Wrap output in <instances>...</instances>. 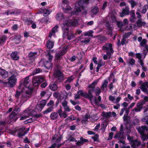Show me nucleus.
Returning a JSON list of instances; mask_svg holds the SVG:
<instances>
[{"mask_svg":"<svg viewBox=\"0 0 148 148\" xmlns=\"http://www.w3.org/2000/svg\"><path fill=\"white\" fill-rule=\"evenodd\" d=\"M58 114L57 112H52L50 115V118L53 120H56L57 118Z\"/></svg>","mask_w":148,"mask_h":148,"instance_id":"35","label":"nucleus"},{"mask_svg":"<svg viewBox=\"0 0 148 148\" xmlns=\"http://www.w3.org/2000/svg\"><path fill=\"white\" fill-rule=\"evenodd\" d=\"M141 136V138L143 141L147 140L148 139V134L146 135L144 133L140 134Z\"/></svg>","mask_w":148,"mask_h":148,"instance_id":"47","label":"nucleus"},{"mask_svg":"<svg viewBox=\"0 0 148 148\" xmlns=\"http://www.w3.org/2000/svg\"><path fill=\"white\" fill-rule=\"evenodd\" d=\"M141 97L143 98V99L140 101L139 102L140 103H138V104L139 105V104H142L143 105L144 104H145L148 101V97L144 95H142L141 96Z\"/></svg>","mask_w":148,"mask_h":148,"instance_id":"28","label":"nucleus"},{"mask_svg":"<svg viewBox=\"0 0 148 148\" xmlns=\"http://www.w3.org/2000/svg\"><path fill=\"white\" fill-rule=\"evenodd\" d=\"M95 92L96 95H99L101 93V90L99 87H97L95 89Z\"/></svg>","mask_w":148,"mask_h":148,"instance_id":"49","label":"nucleus"},{"mask_svg":"<svg viewBox=\"0 0 148 148\" xmlns=\"http://www.w3.org/2000/svg\"><path fill=\"white\" fill-rule=\"evenodd\" d=\"M99 11L98 8L97 7H95L92 8L91 10V14L92 16L93 15L97 14Z\"/></svg>","mask_w":148,"mask_h":148,"instance_id":"25","label":"nucleus"},{"mask_svg":"<svg viewBox=\"0 0 148 148\" xmlns=\"http://www.w3.org/2000/svg\"><path fill=\"white\" fill-rule=\"evenodd\" d=\"M45 79V78L41 76L34 77L33 78L32 82L34 84H40Z\"/></svg>","mask_w":148,"mask_h":148,"instance_id":"11","label":"nucleus"},{"mask_svg":"<svg viewBox=\"0 0 148 148\" xmlns=\"http://www.w3.org/2000/svg\"><path fill=\"white\" fill-rule=\"evenodd\" d=\"M147 40L146 39H144L140 42V45L143 46V47H145V45H146V43H147Z\"/></svg>","mask_w":148,"mask_h":148,"instance_id":"48","label":"nucleus"},{"mask_svg":"<svg viewBox=\"0 0 148 148\" xmlns=\"http://www.w3.org/2000/svg\"><path fill=\"white\" fill-rule=\"evenodd\" d=\"M56 18L58 21H62L64 22V23L61 24L62 26V25L64 23H65L64 25H66V24H67V25H68L69 23L67 21V18H64L63 14L62 13H58L56 15Z\"/></svg>","mask_w":148,"mask_h":148,"instance_id":"9","label":"nucleus"},{"mask_svg":"<svg viewBox=\"0 0 148 148\" xmlns=\"http://www.w3.org/2000/svg\"><path fill=\"white\" fill-rule=\"evenodd\" d=\"M108 125V124L106 123L103 122L101 124V130L103 132H104L106 129V127Z\"/></svg>","mask_w":148,"mask_h":148,"instance_id":"37","label":"nucleus"},{"mask_svg":"<svg viewBox=\"0 0 148 148\" xmlns=\"http://www.w3.org/2000/svg\"><path fill=\"white\" fill-rule=\"evenodd\" d=\"M42 72V70H41L40 68H38L33 71V75H35L37 73H40Z\"/></svg>","mask_w":148,"mask_h":148,"instance_id":"51","label":"nucleus"},{"mask_svg":"<svg viewBox=\"0 0 148 148\" xmlns=\"http://www.w3.org/2000/svg\"><path fill=\"white\" fill-rule=\"evenodd\" d=\"M8 37L5 35H2L0 36V45H2L4 43L7 39Z\"/></svg>","mask_w":148,"mask_h":148,"instance_id":"20","label":"nucleus"},{"mask_svg":"<svg viewBox=\"0 0 148 148\" xmlns=\"http://www.w3.org/2000/svg\"><path fill=\"white\" fill-rule=\"evenodd\" d=\"M65 23L63 24L62 25V30L63 32V35H68L67 38L69 40L73 38V35L71 32H68V26H69L71 27L73 26H77L78 25V21L76 19H73L72 21L69 23L68 25Z\"/></svg>","mask_w":148,"mask_h":148,"instance_id":"3","label":"nucleus"},{"mask_svg":"<svg viewBox=\"0 0 148 148\" xmlns=\"http://www.w3.org/2000/svg\"><path fill=\"white\" fill-rule=\"evenodd\" d=\"M114 138H118V140L123 139L124 138V136L123 133L120 132L116 134Z\"/></svg>","mask_w":148,"mask_h":148,"instance_id":"29","label":"nucleus"},{"mask_svg":"<svg viewBox=\"0 0 148 148\" xmlns=\"http://www.w3.org/2000/svg\"><path fill=\"white\" fill-rule=\"evenodd\" d=\"M127 62L131 65H133L135 64V60L133 58H130L127 61Z\"/></svg>","mask_w":148,"mask_h":148,"instance_id":"45","label":"nucleus"},{"mask_svg":"<svg viewBox=\"0 0 148 148\" xmlns=\"http://www.w3.org/2000/svg\"><path fill=\"white\" fill-rule=\"evenodd\" d=\"M49 87L51 90L53 91L56 90L58 88L57 85L54 84H50Z\"/></svg>","mask_w":148,"mask_h":148,"instance_id":"34","label":"nucleus"},{"mask_svg":"<svg viewBox=\"0 0 148 148\" xmlns=\"http://www.w3.org/2000/svg\"><path fill=\"white\" fill-rule=\"evenodd\" d=\"M143 122H145L148 120V116H144L141 119Z\"/></svg>","mask_w":148,"mask_h":148,"instance_id":"64","label":"nucleus"},{"mask_svg":"<svg viewBox=\"0 0 148 148\" xmlns=\"http://www.w3.org/2000/svg\"><path fill=\"white\" fill-rule=\"evenodd\" d=\"M43 108L39 104L36 106L34 110V108L30 106L29 108L21 113L22 116L20 117V120L25 119L30 116L32 115L35 112L41 111Z\"/></svg>","mask_w":148,"mask_h":148,"instance_id":"2","label":"nucleus"},{"mask_svg":"<svg viewBox=\"0 0 148 148\" xmlns=\"http://www.w3.org/2000/svg\"><path fill=\"white\" fill-rule=\"evenodd\" d=\"M21 36L20 35H16L15 36L14 40L16 43H18L20 42Z\"/></svg>","mask_w":148,"mask_h":148,"instance_id":"41","label":"nucleus"},{"mask_svg":"<svg viewBox=\"0 0 148 148\" xmlns=\"http://www.w3.org/2000/svg\"><path fill=\"white\" fill-rule=\"evenodd\" d=\"M23 89H22V90H21V92H19V91H17L16 92V94L15 95V97L16 98H17L18 99H17L18 100V99H19L18 97H19V96L21 94H22L21 97H22L23 96H22V91ZM21 100H22V98H21V99L20 100V103L21 104V105L23 104V103H22L21 102Z\"/></svg>","mask_w":148,"mask_h":148,"instance_id":"31","label":"nucleus"},{"mask_svg":"<svg viewBox=\"0 0 148 148\" xmlns=\"http://www.w3.org/2000/svg\"><path fill=\"white\" fill-rule=\"evenodd\" d=\"M46 103V101L45 100H42L40 102L39 104L43 108Z\"/></svg>","mask_w":148,"mask_h":148,"instance_id":"54","label":"nucleus"},{"mask_svg":"<svg viewBox=\"0 0 148 148\" xmlns=\"http://www.w3.org/2000/svg\"><path fill=\"white\" fill-rule=\"evenodd\" d=\"M93 32L92 30L89 31L88 32H85L84 35L85 36H92Z\"/></svg>","mask_w":148,"mask_h":148,"instance_id":"42","label":"nucleus"},{"mask_svg":"<svg viewBox=\"0 0 148 148\" xmlns=\"http://www.w3.org/2000/svg\"><path fill=\"white\" fill-rule=\"evenodd\" d=\"M131 16V17L130 19V21L132 22H135L136 19L135 15H133Z\"/></svg>","mask_w":148,"mask_h":148,"instance_id":"52","label":"nucleus"},{"mask_svg":"<svg viewBox=\"0 0 148 148\" xmlns=\"http://www.w3.org/2000/svg\"><path fill=\"white\" fill-rule=\"evenodd\" d=\"M136 58L138 59V61L141 60L142 54L140 53H137L136 54Z\"/></svg>","mask_w":148,"mask_h":148,"instance_id":"62","label":"nucleus"},{"mask_svg":"<svg viewBox=\"0 0 148 148\" xmlns=\"http://www.w3.org/2000/svg\"><path fill=\"white\" fill-rule=\"evenodd\" d=\"M102 50L104 51L109 56L110 58L111 55L114 51L113 49L112 45L111 43H106L102 47Z\"/></svg>","mask_w":148,"mask_h":148,"instance_id":"5","label":"nucleus"},{"mask_svg":"<svg viewBox=\"0 0 148 148\" xmlns=\"http://www.w3.org/2000/svg\"><path fill=\"white\" fill-rule=\"evenodd\" d=\"M64 108L65 110V111L69 112L71 111V108L67 106L64 107Z\"/></svg>","mask_w":148,"mask_h":148,"instance_id":"57","label":"nucleus"},{"mask_svg":"<svg viewBox=\"0 0 148 148\" xmlns=\"http://www.w3.org/2000/svg\"><path fill=\"white\" fill-rule=\"evenodd\" d=\"M25 127H22L20 128L18 131V135L19 137H21L25 136L27 133L26 131H25Z\"/></svg>","mask_w":148,"mask_h":148,"instance_id":"15","label":"nucleus"},{"mask_svg":"<svg viewBox=\"0 0 148 148\" xmlns=\"http://www.w3.org/2000/svg\"><path fill=\"white\" fill-rule=\"evenodd\" d=\"M47 106H52L53 107L54 106L53 101L52 100H50L49 103L47 104Z\"/></svg>","mask_w":148,"mask_h":148,"instance_id":"59","label":"nucleus"},{"mask_svg":"<svg viewBox=\"0 0 148 148\" xmlns=\"http://www.w3.org/2000/svg\"><path fill=\"white\" fill-rule=\"evenodd\" d=\"M51 12V11L48 9L43 10V15L45 16H47Z\"/></svg>","mask_w":148,"mask_h":148,"instance_id":"39","label":"nucleus"},{"mask_svg":"<svg viewBox=\"0 0 148 148\" xmlns=\"http://www.w3.org/2000/svg\"><path fill=\"white\" fill-rule=\"evenodd\" d=\"M138 132L140 134L144 133L145 131H148V127L145 126H142L137 128Z\"/></svg>","mask_w":148,"mask_h":148,"instance_id":"13","label":"nucleus"},{"mask_svg":"<svg viewBox=\"0 0 148 148\" xmlns=\"http://www.w3.org/2000/svg\"><path fill=\"white\" fill-rule=\"evenodd\" d=\"M16 114L14 112H12L9 116V119L11 122H14L18 119Z\"/></svg>","mask_w":148,"mask_h":148,"instance_id":"16","label":"nucleus"},{"mask_svg":"<svg viewBox=\"0 0 148 148\" xmlns=\"http://www.w3.org/2000/svg\"><path fill=\"white\" fill-rule=\"evenodd\" d=\"M58 26L57 25L55 26L52 29L51 32H49V37L51 38L52 36H54L55 33L58 31Z\"/></svg>","mask_w":148,"mask_h":148,"instance_id":"21","label":"nucleus"},{"mask_svg":"<svg viewBox=\"0 0 148 148\" xmlns=\"http://www.w3.org/2000/svg\"><path fill=\"white\" fill-rule=\"evenodd\" d=\"M99 80L98 79H96L94 80L92 84L89 86V88H90V89L91 90V91L93 92L95 90V86L96 85Z\"/></svg>","mask_w":148,"mask_h":148,"instance_id":"23","label":"nucleus"},{"mask_svg":"<svg viewBox=\"0 0 148 148\" xmlns=\"http://www.w3.org/2000/svg\"><path fill=\"white\" fill-rule=\"evenodd\" d=\"M0 74L2 77L3 79L7 78L8 76V72L5 70L2 69H0Z\"/></svg>","mask_w":148,"mask_h":148,"instance_id":"17","label":"nucleus"},{"mask_svg":"<svg viewBox=\"0 0 148 148\" xmlns=\"http://www.w3.org/2000/svg\"><path fill=\"white\" fill-rule=\"evenodd\" d=\"M92 92L91 91V90L89 89L87 95V97L86 98L88 99H90L91 103L93 105H98L99 102H101V97L100 96H99L98 97V100H97L95 97H94L92 94L91 92Z\"/></svg>","mask_w":148,"mask_h":148,"instance_id":"4","label":"nucleus"},{"mask_svg":"<svg viewBox=\"0 0 148 148\" xmlns=\"http://www.w3.org/2000/svg\"><path fill=\"white\" fill-rule=\"evenodd\" d=\"M54 75L55 77L59 80H62L63 79V76L62 74L59 70H55Z\"/></svg>","mask_w":148,"mask_h":148,"instance_id":"14","label":"nucleus"},{"mask_svg":"<svg viewBox=\"0 0 148 148\" xmlns=\"http://www.w3.org/2000/svg\"><path fill=\"white\" fill-rule=\"evenodd\" d=\"M8 84L10 87H12L13 86V85H14L16 82L17 79L16 76L13 75L8 78Z\"/></svg>","mask_w":148,"mask_h":148,"instance_id":"10","label":"nucleus"},{"mask_svg":"<svg viewBox=\"0 0 148 148\" xmlns=\"http://www.w3.org/2000/svg\"><path fill=\"white\" fill-rule=\"evenodd\" d=\"M140 88L143 92H148V82L143 83L140 87Z\"/></svg>","mask_w":148,"mask_h":148,"instance_id":"18","label":"nucleus"},{"mask_svg":"<svg viewBox=\"0 0 148 148\" xmlns=\"http://www.w3.org/2000/svg\"><path fill=\"white\" fill-rule=\"evenodd\" d=\"M35 117H33L32 118H31L26 121H24V123L25 124H27L29 123H30L33 121L34 120H35Z\"/></svg>","mask_w":148,"mask_h":148,"instance_id":"46","label":"nucleus"},{"mask_svg":"<svg viewBox=\"0 0 148 148\" xmlns=\"http://www.w3.org/2000/svg\"><path fill=\"white\" fill-rule=\"evenodd\" d=\"M90 118V115L88 113H87L83 116V120L87 121Z\"/></svg>","mask_w":148,"mask_h":148,"instance_id":"53","label":"nucleus"},{"mask_svg":"<svg viewBox=\"0 0 148 148\" xmlns=\"http://www.w3.org/2000/svg\"><path fill=\"white\" fill-rule=\"evenodd\" d=\"M123 12H124L126 15H129L130 11L129 8L127 6H126L125 9H123L122 10Z\"/></svg>","mask_w":148,"mask_h":148,"instance_id":"40","label":"nucleus"},{"mask_svg":"<svg viewBox=\"0 0 148 148\" xmlns=\"http://www.w3.org/2000/svg\"><path fill=\"white\" fill-rule=\"evenodd\" d=\"M77 92V93L80 96H83L86 98L88 97H87L88 93L86 92H84L82 90L78 91Z\"/></svg>","mask_w":148,"mask_h":148,"instance_id":"36","label":"nucleus"},{"mask_svg":"<svg viewBox=\"0 0 148 148\" xmlns=\"http://www.w3.org/2000/svg\"><path fill=\"white\" fill-rule=\"evenodd\" d=\"M46 58H47L49 61H45L44 62V66L47 69H50L53 66L52 64L51 63V61L53 58V56L49 53H48L46 55Z\"/></svg>","mask_w":148,"mask_h":148,"instance_id":"7","label":"nucleus"},{"mask_svg":"<svg viewBox=\"0 0 148 148\" xmlns=\"http://www.w3.org/2000/svg\"><path fill=\"white\" fill-rule=\"evenodd\" d=\"M58 112L60 117L65 118L67 116V114L65 111H63L61 110H60Z\"/></svg>","mask_w":148,"mask_h":148,"instance_id":"24","label":"nucleus"},{"mask_svg":"<svg viewBox=\"0 0 148 148\" xmlns=\"http://www.w3.org/2000/svg\"><path fill=\"white\" fill-rule=\"evenodd\" d=\"M108 83V82L106 79L103 82L102 85L101 87V88L102 90H105V88H106Z\"/></svg>","mask_w":148,"mask_h":148,"instance_id":"30","label":"nucleus"},{"mask_svg":"<svg viewBox=\"0 0 148 148\" xmlns=\"http://www.w3.org/2000/svg\"><path fill=\"white\" fill-rule=\"evenodd\" d=\"M53 109V107L52 106L49 107L45 111L43 112L44 114H48V113L51 112Z\"/></svg>","mask_w":148,"mask_h":148,"instance_id":"38","label":"nucleus"},{"mask_svg":"<svg viewBox=\"0 0 148 148\" xmlns=\"http://www.w3.org/2000/svg\"><path fill=\"white\" fill-rule=\"evenodd\" d=\"M103 115L106 118H108L111 116V112L105 113Z\"/></svg>","mask_w":148,"mask_h":148,"instance_id":"60","label":"nucleus"},{"mask_svg":"<svg viewBox=\"0 0 148 148\" xmlns=\"http://www.w3.org/2000/svg\"><path fill=\"white\" fill-rule=\"evenodd\" d=\"M68 140L70 141H75L76 143L77 142V140L71 136L69 137L68 139Z\"/></svg>","mask_w":148,"mask_h":148,"instance_id":"58","label":"nucleus"},{"mask_svg":"<svg viewBox=\"0 0 148 148\" xmlns=\"http://www.w3.org/2000/svg\"><path fill=\"white\" fill-rule=\"evenodd\" d=\"M76 119V117L74 115H72L68 117L67 119H70L71 121L74 120H75Z\"/></svg>","mask_w":148,"mask_h":148,"instance_id":"61","label":"nucleus"},{"mask_svg":"<svg viewBox=\"0 0 148 148\" xmlns=\"http://www.w3.org/2000/svg\"><path fill=\"white\" fill-rule=\"evenodd\" d=\"M90 41V39L88 38H84L82 40H81V42L82 43H87L89 42Z\"/></svg>","mask_w":148,"mask_h":148,"instance_id":"50","label":"nucleus"},{"mask_svg":"<svg viewBox=\"0 0 148 148\" xmlns=\"http://www.w3.org/2000/svg\"><path fill=\"white\" fill-rule=\"evenodd\" d=\"M54 46V42L52 41L48 40L47 43V46L48 48L51 49L53 48Z\"/></svg>","mask_w":148,"mask_h":148,"instance_id":"32","label":"nucleus"},{"mask_svg":"<svg viewBox=\"0 0 148 148\" xmlns=\"http://www.w3.org/2000/svg\"><path fill=\"white\" fill-rule=\"evenodd\" d=\"M140 103L139 102L136 105V106L137 107L135 108L134 109H133L132 110V112H140L141 110L143 108V105L141 104H139L138 103Z\"/></svg>","mask_w":148,"mask_h":148,"instance_id":"19","label":"nucleus"},{"mask_svg":"<svg viewBox=\"0 0 148 148\" xmlns=\"http://www.w3.org/2000/svg\"><path fill=\"white\" fill-rule=\"evenodd\" d=\"M148 9V5H145L143 8V9L141 10V12L143 14L145 13Z\"/></svg>","mask_w":148,"mask_h":148,"instance_id":"43","label":"nucleus"},{"mask_svg":"<svg viewBox=\"0 0 148 148\" xmlns=\"http://www.w3.org/2000/svg\"><path fill=\"white\" fill-rule=\"evenodd\" d=\"M146 23L145 21H143L142 19H139L136 22V24L137 26L139 27L142 26H145L146 25Z\"/></svg>","mask_w":148,"mask_h":148,"instance_id":"26","label":"nucleus"},{"mask_svg":"<svg viewBox=\"0 0 148 148\" xmlns=\"http://www.w3.org/2000/svg\"><path fill=\"white\" fill-rule=\"evenodd\" d=\"M117 25L118 27L120 28L124 26L122 22L119 21H118L117 22Z\"/></svg>","mask_w":148,"mask_h":148,"instance_id":"56","label":"nucleus"},{"mask_svg":"<svg viewBox=\"0 0 148 148\" xmlns=\"http://www.w3.org/2000/svg\"><path fill=\"white\" fill-rule=\"evenodd\" d=\"M41 22L45 24L48 23H49V18L47 17L42 18L41 20Z\"/></svg>","mask_w":148,"mask_h":148,"instance_id":"44","label":"nucleus"},{"mask_svg":"<svg viewBox=\"0 0 148 148\" xmlns=\"http://www.w3.org/2000/svg\"><path fill=\"white\" fill-rule=\"evenodd\" d=\"M131 144L132 148H138V147L141 145V142L137 140H134L131 143Z\"/></svg>","mask_w":148,"mask_h":148,"instance_id":"12","label":"nucleus"},{"mask_svg":"<svg viewBox=\"0 0 148 148\" xmlns=\"http://www.w3.org/2000/svg\"><path fill=\"white\" fill-rule=\"evenodd\" d=\"M7 122V121L6 120L4 121H1L0 122V125H2L5 126L6 125Z\"/></svg>","mask_w":148,"mask_h":148,"instance_id":"63","label":"nucleus"},{"mask_svg":"<svg viewBox=\"0 0 148 148\" xmlns=\"http://www.w3.org/2000/svg\"><path fill=\"white\" fill-rule=\"evenodd\" d=\"M29 77H25L24 80L23 84L25 87L23 88L22 92V97L21 102L24 103L28 99V97L31 95L33 91L32 88H29L30 80L29 79Z\"/></svg>","mask_w":148,"mask_h":148,"instance_id":"1","label":"nucleus"},{"mask_svg":"<svg viewBox=\"0 0 148 148\" xmlns=\"http://www.w3.org/2000/svg\"><path fill=\"white\" fill-rule=\"evenodd\" d=\"M69 48V46H65L60 52L56 53V59L58 60L61 59V56L66 53Z\"/></svg>","mask_w":148,"mask_h":148,"instance_id":"8","label":"nucleus"},{"mask_svg":"<svg viewBox=\"0 0 148 148\" xmlns=\"http://www.w3.org/2000/svg\"><path fill=\"white\" fill-rule=\"evenodd\" d=\"M116 13L114 11L110 12L109 13L108 16L106 17L105 19V22L107 23L106 26L108 27H110L109 23V21L107 20L108 19H109L111 18L112 21V22H116Z\"/></svg>","mask_w":148,"mask_h":148,"instance_id":"6","label":"nucleus"},{"mask_svg":"<svg viewBox=\"0 0 148 148\" xmlns=\"http://www.w3.org/2000/svg\"><path fill=\"white\" fill-rule=\"evenodd\" d=\"M11 58L14 60H17L19 58L18 53L17 52L14 51L12 52L11 55Z\"/></svg>","mask_w":148,"mask_h":148,"instance_id":"22","label":"nucleus"},{"mask_svg":"<svg viewBox=\"0 0 148 148\" xmlns=\"http://www.w3.org/2000/svg\"><path fill=\"white\" fill-rule=\"evenodd\" d=\"M74 78L75 76H71L68 78L67 79L66 81V82H70L73 81Z\"/></svg>","mask_w":148,"mask_h":148,"instance_id":"55","label":"nucleus"},{"mask_svg":"<svg viewBox=\"0 0 148 148\" xmlns=\"http://www.w3.org/2000/svg\"><path fill=\"white\" fill-rule=\"evenodd\" d=\"M80 141H78L76 143V144L77 145H80L83 144L85 142H88V140L86 139L81 137L80 138Z\"/></svg>","mask_w":148,"mask_h":148,"instance_id":"27","label":"nucleus"},{"mask_svg":"<svg viewBox=\"0 0 148 148\" xmlns=\"http://www.w3.org/2000/svg\"><path fill=\"white\" fill-rule=\"evenodd\" d=\"M131 5V8H133L136 7L138 3L137 2L135 1L134 0H131L129 1Z\"/></svg>","mask_w":148,"mask_h":148,"instance_id":"33","label":"nucleus"}]
</instances>
